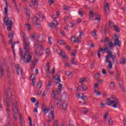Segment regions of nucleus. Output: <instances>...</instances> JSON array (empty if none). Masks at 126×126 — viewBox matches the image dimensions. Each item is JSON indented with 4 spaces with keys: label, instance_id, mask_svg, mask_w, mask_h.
Here are the masks:
<instances>
[{
    "label": "nucleus",
    "instance_id": "1",
    "mask_svg": "<svg viewBox=\"0 0 126 126\" xmlns=\"http://www.w3.org/2000/svg\"><path fill=\"white\" fill-rule=\"evenodd\" d=\"M11 96L12 94L10 92H8L4 95V101L5 103L6 106V107H9V106L12 104L14 120L15 121H17V116L16 115H19L21 125H24V121L23 120L22 115H21L19 110H18V109L17 108V107H18V103L17 101L14 100V99H11Z\"/></svg>",
    "mask_w": 126,
    "mask_h": 126
},
{
    "label": "nucleus",
    "instance_id": "2",
    "mask_svg": "<svg viewBox=\"0 0 126 126\" xmlns=\"http://www.w3.org/2000/svg\"><path fill=\"white\" fill-rule=\"evenodd\" d=\"M21 36H22L23 38V41L24 43V50L25 51V54L23 56V51L21 50V49H20L19 55L21 58V60L24 62L26 61L27 63H29L32 60V55L29 51H30V41H29V38H26V35L24 34V33L21 32Z\"/></svg>",
    "mask_w": 126,
    "mask_h": 126
},
{
    "label": "nucleus",
    "instance_id": "3",
    "mask_svg": "<svg viewBox=\"0 0 126 126\" xmlns=\"http://www.w3.org/2000/svg\"><path fill=\"white\" fill-rule=\"evenodd\" d=\"M4 2L6 4V6L4 8L5 18L3 19V23L7 26V31H11V28H12V21L11 20V18L8 17L7 13L8 12V3L6 0H3Z\"/></svg>",
    "mask_w": 126,
    "mask_h": 126
},
{
    "label": "nucleus",
    "instance_id": "4",
    "mask_svg": "<svg viewBox=\"0 0 126 126\" xmlns=\"http://www.w3.org/2000/svg\"><path fill=\"white\" fill-rule=\"evenodd\" d=\"M39 43L40 44H44L45 43V40H44L43 37H39L37 41L34 42V50L35 52L36 55L37 56V57H41V56H43L44 47L43 46V45H40L39 50H38Z\"/></svg>",
    "mask_w": 126,
    "mask_h": 126
},
{
    "label": "nucleus",
    "instance_id": "5",
    "mask_svg": "<svg viewBox=\"0 0 126 126\" xmlns=\"http://www.w3.org/2000/svg\"><path fill=\"white\" fill-rule=\"evenodd\" d=\"M101 53L104 54V53H106L108 56L110 57V58L112 59L113 62H115L116 61V59L117 58V56L115 55H113V51L112 49H109L106 45H104L103 48L98 50L97 56L100 59L101 58Z\"/></svg>",
    "mask_w": 126,
    "mask_h": 126
},
{
    "label": "nucleus",
    "instance_id": "6",
    "mask_svg": "<svg viewBox=\"0 0 126 126\" xmlns=\"http://www.w3.org/2000/svg\"><path fill=\"white\" fill-rule=\"evenodd\" d=\"M107 102H106V105L108 106H111L112 105V107L114 109H117L120 107L121 104L118 98H114L113 97H109L107 99Z\"/></svg>",
    "mask_w": 126,
    "mask_h": 126
},
{
    "label": "nucleus",
    "instance_id": "7",
    "mask_svg": "<svg viewBox=\"0 0 126 126\" xmlns=\"http://www.w3.org/2000/svg\"><path fill=\"white\" fill-rule=\"evenodd\" d=\"M113 38L114 39V46H118V47H121V41L119 40V35H117V34H114Z\"/></svg>",
    "mask_w": 126,
    "mask_h": 126
},
{
    "label": "nucleus",
    "instance_id": "8",
    "mask_svg": "<svg viewBox=\"0 0 126 126\" xmlns=\"http://www.w3.org/2000/svg\"><path fill=\"white\" fill-rule=\"evenodd\" d=\"M110 59L111 57L110 56L107 55L106 56L105 63H108V69L113 68V64L112 63V61L109 60Z\"/></svg>",
    "mask_w": 126,
    "mask_h": 126
},
{
    "label": "nucleus",
    "instance_id": "9",
    "mask_svg": "<svg viewBox=\"0 0 126 126\" xmlns=\"http://www.w3.org/2000/svg\"><path fill=\"white\" fill-rule=\"evenodd\" d=\"M4 66H5L4 64H1L0 65V77L1 78H2L4 75Z\"/></svg>",
    "mask_w": 126,
    "mask_h": 126
},
{
    "label": "nucleus",
    "instance_id": "10",
    "mask_svg": "<svg viewBox=\"0 0 126 126\" xmlns=\"http://www.w3.org/2000/svg\"><path fill=\"white\" fill-rule=\"evenodd\" d=\"M29 6L34 9H37V8H38V2L32 0V1L29 3Z\"/></svg>",
    "mask_w": 126,
    "mask_h": 126
},
{
    "label": "nucleus",
    "instance_id": "11",
    "mask_svg": "<svg viewBox=\"0 0 126 126\" xmlns=\"http://www.w3.org/2000/svg\"><path fill=\"white\" fill-rule=\"evenodd\" d=\"M5 66H6V71L7 72V76L8 78V83L9 84H10V80H11L10 70L9 69V66H8V65H6Z\"/></svg>",
    "mask_w": 126,
    "mask_h": 126
},
{
    "label": "nucleus",
    "instance_id": "12",
    "mask_svg": "<svg viewBox=\"0 0 126 126\" xmlns=\"http://www.w3.org/2000/svg\"><path fill=\"white\" fill-rule=\"evenodd\" d=\"M55 109H51L50 112L48 113L49 120L55 119Z\"/></svg>",
    "mask_w": 126,
    "mask_h": 126
},
{
    "label": "nucleus",
    "instance_id": "13",
    "mask_svg": "<svg viewBox=\"0 0 126 126\" xmlns=\"http://www.w3.org/2000/svg\"><path fill=\"white\" fill-rule=\"evenodd\" d=\"M104 43H105V44H108V46L110 48H113V47H114V44L113 42H110V39H109L108 37H106L105 39Z\"/></svg>",
    "mask_w": 126,
    "mask_h": 126
},
{
    "label": "nucleus",
    "instance_id": "14",
    "mask_svg": "<svg viewBox=\"0 0 126 126\" xmlns=\"http://www.w3.org/2000/svg\"><path fill=\"white\" fill-rule=\"evenodd\" d=\"M13 40L12 39H10L8 41L9 45L12 44V50L13 51V53L14 56V58H15V51H14V46L16 44V42L15 41L14 42V43H12Z\"/></svg>",
    "mask_w": 126,
    "mask_h": 126
},
{
    "label": "nucleus",
    "instance_id": "15",
    "mask_svg": "<svg viewBox=\"0 0 126 126\" xmlns=\"http://www.w3.org/2000/svg\"><path fill=\"white\" fill-rule=\"evenodd\" d=\"M104 10L105 13L108 14L110 12V8L109 7V3L107 2H104Z\"/></svg>",
    "mask_w": 126,
    "mask_h": 126
},
{
    "label": "nucleus",
    "instance_id": "16",
    "mask_svg": "<svg viewBox=\"0 0 126 126\" xmlns=\"http://www.w3.org/2000/svg\"><path fill=\"white\" fill-rule=\"evenodd\" d=\"M58 25V21L55 20L53 23H49L48 26L50 27V28H56Z\"/></svg>",
    "mask_w": 126,
    "mask_h": 126
},
{
    "label": "nucleus",
    "instance_id": "17",
    "mask_svg": "<svg viewBox=\"0 0 126 126\" xmlns=\"http://www.w3.org/2000/svg\"><path fill=\"white\" fill-rule=\"evenodd\" d=\"M16 68H17V73L19 75H21L23 73V70L22 69L19 68V65L17 64L15 65Z\"/></svg>",
    "mask_w": 126,
    "mask_h": 126
},
{
    "label": "nucleus",
    "instance_id": "18",
    "mask_svg": "<svg viewBox=\"0 0 126 126\" xmlns=\"http://www.w3.org/2000/svg\"><path fill=\"white\" fill-rule=\"evenodd\" d=\"M30 80L32 81V86H35V82L36 80H35V75L32 74L30 77Z\"/></svg>",
    "mask_w": 126,
    "mask_h": 126
},
{
    "label": "nucleus",
    "instance_id": "19",
    "mask_svg": "<svg viewBox=\"0 0 126 126\" xmlns=\"http://www.w3.org/2000/svg\"><path fill=\"white\" fill-rule=\"evenodd\" d=\"M45 70L46 72L47 75H48V73H50V63H47L45 67Z\"/></svg>",
    "mask_w": 126,
    "mask_h": 126
},
{
    "label": "nucleus",
    "instance_id": "20",
    "mask_svg": "<svg viewBox=\"0 0 126 126\" xmlns=\"http://www.w3.org/2000/svg\"><path fill=\"white\" fill-rule=\"evenodd\" d=\"M25 11L26 15V17L28 19H29L30 18V10L28 9L27 8H25Z\"/></svg>",
    "mask_w": 126,
    "mask_h": 126
},
{
    "label": "nucleus",
    "instance_id": "21",
    "mask_svg": "<svg viewBox=\"0 0 126 126\" xmlns=\"http://www.w3.org/2000/svg\"><path fill=\"white\" fill-rule=\"evenodd\" d=\"M40 18V15H36L33 19V23H37V22H39V19Z\"/></svg>",
    "mask_w": 126,
    "mask_h": 126
},
{
    "label": "nucleus",
    "instance_id": "22",
    "mask_svg": "<svg viewBox=\"0 0 126 126\" xmlns=\"http://www.w3.org/2000/svg\"><path fill=\"white\" fill-rule=\"evenodd\" d=\"M89 15L90 16V20L92 21V20H93V18H94V12H93V11L91 10L89 12Z\"/></svg>",
    "mask_w": 126,
    "mask_h": 126
},
{
    "label": "nucleus",
    "instance_id": "23",
    "mask_svg": "<svg viewBox=\"0 0 126 126\" xmlns=\"http://www.w3.org/2000/svg\"><path fill=\"white\" fill-rule=\"evenodd\" d=\"M60 15V11H57L56 12V14L52 15V17L53 19H57L59 16Z\"/></svg>",
    "mask_w": 126,
    "mask_h": 126
},
{
    "label": "nucleus",
    "instance_id": "24",
    "mask_svg": "<svg viewBox=\"0 0 126 126\" xmlns=\"http://www.w3.org/2000/svg\"><path fill=\"white\" fill-rule=\"evenodd\" d=\"M60 55L63 60H68V57H67V56H66V55H65L63 52L61 51Z\"/></svg>",
    "mask_w": 126,
    "mask_h": 126
},
{
    "label": "nucleus",
    "instance_id": "25",
    "mask_svg": "<svg viewBox=\"0 0 126 126\" xmlns=\"http://www.w3.org/2000/svg\"><path fill=\"white\" fill-rule=\"evenodd\" d=\"M49 105L51 107V110H55V107L54 106L56 105V102L54 100H51L49 103Z\"/></svg>",
    "mask_w": 126,
    "mask_h": 126
},
{
    "label": "nucleus",
    "instance_id": "26",
    "mask_svg": "<svg viewBox=\"0 0 126 126\" xmlns=\"http://www.w3.org/2000/svg\"><path fill=\"white\" fill-rule=\"evenodd\" d=\"M97 31L96 30H94L93 32H92V36L95 39V40H97Z\"/></svg>",
    "mask_w": 126,
    "mask_h": 126
},
{
    "label": "nucleus",
    "instance_id": "27",
    "mask_svg": "<svg viewBox=\"0 0 126 126\" xmlns=\"http://www.w3.org/2000/svg\"><path fill=\"white\" fill-rule=\"evenodd\" d=\"M119 86L120 88L125 92L126 91V89H125V87H124V85L123 84V81H119L118 82Z\"/></svg>",
    "mask_w": 126,
    "mask_h": 126
},
{
    "label": "nucleus",
    "instance_id": "28",
    "mask_svg": "<svg viewBox=\"0 0 126 126\" xmlns=\"http://www.w3.org/2000/svg\"><path fill=\"white\" fill-rule=\"evenodd\" d=\"M25 28L28 31H30V30H31V25L29 24H26L25 25Z\"/></svg>",
    "mask_w": 126,
    "mask_h": 126
},
{
    "label": "nucleus",
    "instance_id": "29",
    "mask_svg": "<svg viewBox=\"0 0 126 126\" xmlns=\"http://www.w3.org/2000/svg\"><path fill=\"white\" fill-rule=\"evenodd\" d=\"M67 102H64L62 105V108L63 110H66L67 109Z\"/></svg>",
    "mask_w": 126,
    "mask_h": 126
},
{
    "label": "nucleus",
    "instance_id": "30",
    "mask_svg": "<svg viewBox=\"0 0 126 126\" xmlns=\"http://www.w3.org/2000/svg\"><path fill=\"white\" fill-rule=\"evenodd\" d=\"M49 111H50V107H45L42 110V112H43L44 114H48V113H49Z\"/></svg>",
    "mask_w": 126,
    "mask_h": 126
},
{
    "label": "nucleus",
    "instance_id": "31",
    "mask_svg": "<svg viewBox=\"0 0 126 126\" xmlns=\"http://www.w3.org/2000/svg\"><path fill=\"white\" fill-rule=\"evenodd\" d=\"M54 126H60V120L56 119L54 121V124H53Z\"/></svg>",
    "mask_w": 126,
    "mask_h": 126
},
{
    "label": "nucleus",
    "instance_id": "32",
    "mask_svg": "<svg viewBox=\"0 0 126 126\" xmlns=\"http://www.w3.org/2000/svg\"><path fill=\"white\" fill-rule=\"evenodd\" d=\"M126 63V60L125 58H121L120 60V64H125Z\"/></svg>",
    "mask_w": 126,
    "mask_h": 126
},
{
    "label": "nucleus",
    "instance_id": "33",
    "mask_svg": "<svg viewBox=\"0 0 126 126\" xmlns=\"http://www.w3.org/2000/svg\"><path fill=\"white\" fill-rule=\"evenodd\" d=\"M99 20H101V16H100V15H98L96 16L94 21H98V22H99Z\"/></svg>",
    "mask_w": 126,
    "mask_h": 126
},
{
    "label": "nucleus",
    "instance_id": "34",
    "mask_svg": "<svg viewBox=\"0 0 126 126\" xmlns=\"http://www.w3.org/2000/svg\"><path fill=\"white\" fill-rule=\"evenodd\" d=\"M108 116H109V112H106L105 113L104 117H103V120H104V122H106V121L107 120V118H108Z\"/></svg>",
    "mask_w": 126,
    "mask_h": 126
},
{
    "label": "nucleus",
    "instance_id": "35",
    "mask_svg": "<svg viewBox=\"0 0 126 126\" xmlns=\"http://www.w3.org/2000/svg\"><path fill=\"white\" fill-rule=\"evenodd\" d=\"M83 12H84V10H82L81 9H80L79 10L78 12V14L81 17H83Z\"/></svg>",
    "mask_w": 126,
    "mask_h": 126
},
{
    "label": "nucleus",
    "instance_id": "36",
    "mask_svg": "<svg viewBox=\"0 0 126 126\" xmlns=\"http://www.w3.org/2000/svg\"><path fill=\"white\" fill-rule=\"evenodd\" d=\"M46 54L47 55V57H49L50 55H51V50L49 49V48H47L45 50Z\"/></svg>",
    "mask_w": 126,
    "mask_h": 126
},
{
    "label": "nucleus",
    "instance_id": "37",
    "mask_svg": "<svg viewBox=\"0 0 126 126\" xmlns=\"http://www.w3.org/2000/svg\"><path fill=\"white\" fill-rule=\"evenodd\" d=\"M86 81V78H82L80 79V83H81V84H83V83H84V82H85Z\"/></svg>",
    "mask_w": 126,
    "mask_h": 126
},
{
    "label": "nucleus",
    "instance_id": "38",
    "mask_svg": "<svg viewBox=\"0 0 126 126\" xmlns=\"http://www.w3.org/2000/svg\"><path fill=\"white\" fill-rule=\"evenodd\" d=\"M110 89H115V83H114V82H112L110 83Z\"/></svg>",
    "mask_w": 126,
    "mask_h": 126
},
{
    "label": "nucleus",
    "instance_id": "39",
    "mask_svg": "<svg viewBox=\"0 0 126 126\" xmlns=\"http://www.w3.org/2000/svg\"><path fill=\"white\" fill-rule=\"evenodd\" d=\"M65 75H66L67 76H70V75H72V73H71L70 71H66L65 72Z\"/></svg>",
    "mask_w": 126,
    "mask_h": 126
},
{
    "label": "nucleus",
    "instance_id": "40",
    "mask_svg": "<svg viewBox=\"0 0 126 126\" xmlns=\"http://www.w3.org/2000/svg\"><path fill=\"white\" fill-rule=\"evenodd\" d=\"M58 42V44H60V45H64L65 44V42L63 40L61 39L59 40Z\"/></svg>",
    "mask_w": 126,
    "mask_h": 126
},
{
    "label": "nucleus",
    "instance_id": "41",
    "mask_svg": "<svg viewBox=\"0 0 126 126\" xmlns=\"http://www.w3.org/2000/svg\"><path fill=\"white\" fill-rule=\"evenodd\" d=\"M94 78L97 80L100 78V73L98 72L94 75Z\"/></svg>",
    "mask_w": 126,
    "mask_h": 126
},
{
    "label": "nucleus",
    "instance_id": "42",
    "mask_svg": "<svg viewBox=\"0 0 126 126\" xmlns=\"http://www.w3.org/2000/svg\"><path fill=\"white\" fill-rule=\"evenodd\" d=\"M81 111L82 112H83V113L84 114H87V112H88V109H87V108H83L81 109Z\"/></svg>",
    "mask_w": 126,
    "mask_h": 126
},
{
    "label": "nucleus",
    "instance_id": "43",
    "mask_svg": "<svg viewBox=\"0 0 126 126\" xmlns=\"http://www.w3.org/2000/svg\"><path fill=\"white\" fill-rule=\"evenodd\" d=\"M107 71L110 75H113V74H114V71H113L112 69H107Z\"/></svg>",
    "mask_w": 126,
    "mask_h": 126
},
{
    "label": "nucleus",
    "instance_id": "44",
    "mask_svg": "<svg viewBox=\"0 0 126 126\" xmlns=\"http://www.w3.org/2000/svg\"><path fill=\"white\" fill-rule=\"evenodd\" d=\"M76 37H75V36H72L71 38V42L72 43H76Z\"/></svg>",
    "mask_w": 126,
    "mask_h": 126
},
{
    "label": "nucleus",
    "instance_id": "45",
    "mask_svg": "<svg viewBox=\"0 0 126 126\" xmlns=\"http://www.w3.org/2000/svg\"><path fill=\"white\" fill-rule=\"evenodd\" d=\"M12 1L15 4V8L17 9V10H18V11H18V7L17 6V4L16 3V0H12Z\"/></svg>",
    "mask_w": 126,
    "mask_h": 126
},
{
    "label": "nucleus",
    "instance_id": "46",
    "mask_svg": "<svg viewBox=\"0 0 126 126\" xmlns=\"http://www.w3.org/2000/svg\"><path fill=\"white\" fill-rule=\"evenodd\" d=\"M81 41V37L76 38V44H79Z\"/></svg>",
    "mask_w": 126,
    "mask_h": 126
},
{
    "label": "nucleus",
    "instance_id": "47",
    "mask_svg": "<svg viewBox=\"0 0 126 126\" xmlns=\"http://www.w3.org/2000/svg\"><path fill=\"white\" fill-rule=\"evenodd\" d=\"M100 85L99 83H95L94 86V89H99L98 87Z\"/></svg>",
    "mask_w": 126,
    "mask_h": 126
},
{
    "label": "nucleus",
    "instance_id": "48",
    "mask_svg": "<svg viewBox=\"0 0 126 126\" xmlns=\"http://www.w3.org/2000/svg\"><path fill=\"white\" fill-rule=\"evenodd\" d=\"M114 29L116 32H119L120 31V28L118 27L117 26H114Z\"/></svg>",
    "mask_w": 126,
    "mask_h": 126
},
{
    "label": "nucleus",
    "instance_id": "49",
    "mask_svg": "<svg viewBox=\"0 0 126 126\" xmlns=\"http://www.w3.org/2000/svg\"><path fill=\"white\" fill-rule=\"evenodd\" d=\"M109 26L111 28H113V27H114V28H115V25L114 24V23L112 22H110L109 23Z\"/></svg>",
    "mask_w": 126,
    "mask_h": 126
},
{
    "label": "nucleus",
    "instance_id": "50",
    "mask_svg": "<svg viewBox=\"0 0 126 126\" xmlns=\"http://www.w3.org/2000/svg\"><path fill=\"white\" fill-rule=\"evenodd\" d=\"M13 38V32L10 33L8 35L9 39H12Z\"/></svg>",
    "mask_w": 126,
    "mask_h": 126
},
{
    "label": "nucleus",
    "instance_id": "51",
    "mask_svg": "<svg viewBox=\"0 0 126 126\" xmlns=\"http://www.w3.org/2000/svg\"><path fill=\"white\" fill-rule=\"evenodd\" d=\"M58 94H59L57 93V91H55L54 90H53L52 95H54L53 98H55V96H57V95H58Z\"/></svg>",
    "mask_w": 126,
    "mask_h": 126
},
{
    "label": "nucleus",
    "instance_id": "52",
    "mask_svg": "<svg viewBox=\"0 0 126 126\" xmlns=\"http://www.w3.org/2000/svg\"><path fill=\"white\" fill-rule=\"evenodd\" d=\"M37 88H38V89H40V88H41V87H42V83L41 82H39L36 86Z\"/></svg>",
    "mask_w": 126,
    "mask_h": 126
},
{
    "label": "nucleus",
    "instance_id": "53",
    "mask_svg": "<svg viewBox=\"0 0 126 126\" xmlns=\"http://www.w3.org/2000/svg\"><path fill=\"white\" fill-rule=\"evenodd\" d=\"M108 122V123L109 124V125H113V120H112V118H109Z\"/></svg>",
    "mask_w": 126,
    "mask_h": 126
},
{
    "label": "nucleus",
    "instance_id": "54",
    "mask_svg": "<svg viewBox=\"0 0 126 126\" xmlns=\"http://www.w3.org/2000/svg\"><path fill=\"white\" fill-rule=\"evenodd\" d=\"M54 2H55V0H48V3L50 5H52Z\"/></svg>",
    "mask_w": 126,
    "mask_h": 126
},
{
    "label": "nucleus",
    "instance_id": "55",
    "mask_svg": "<svg viewBox=\"0 0 126 126\" xmlns=\"http://www.w3.org/2000/svg\"><path fill=\"white\" fill-rule=\"evenodd\" d=\"M74 23H70L69 24H68V26L69 27H70L71 28H72V27H74Z\"/></svg>",
    "mask_w": 126,
    "mask_h": 126
},
{
    "label": "nucleus",
    "instance_id": "56",
    "mask_svg": "<svg viewBox=\"0 0 126 126\" xmlns=\"http://www.w3.org/2000/svg\"><path fill=\"white\" fill-rule=\"evenodd\" d=\"M31 101L32 103H35L36 102V98L34 97H32L31 98Z\"/></svg>",
    "mask_w": 126,
    "mask_h": 126
},
{
    "label": "nucleus",
    "instance_id": "57",
    "mask_svg": "<svg viewBox=\"0 0 126 126\" xmlns=\"http://www.w3.org/2000/svg\"><path fill=\"white\" fill-rule=\"evenodd\" d=\"M81 88L83 89L84 91H86L87 89H88V87L86 86H83V87H81Z\"/></svg>",
    "mask_w": 126,
    "mask_h": 126
},
{
    "label": "nucleus",
    "instance_id": "58",
    "mask_svg": "<svg viewBox=\"0 0 126 126\" xmlns=\"http://www.w3.org/2000/svg\"><path fill=\"white\" fill-rule=\"evenodd\" d=\"M119 74H120V72H119V71H116V75L115 76V79H116L117 80H118V76H119Z\"/></svg>",
    "mask_w": 126,
    "mask_h": 126
},
{
    "label": "nucleus",
    "instance_id": "59",
    "mask_svg": "<svg viewBox=\"0 0 126 126\" xmlns=\"http://www.w3.org/2000/svg\"><path fill=\"white\" fill-rule=\"evenodd\" d=\"M56 70V67H54L53 68H52V71L50 72V73L51 74H54L55 73V71Z\"/></svg>",
    "mask_w": 126,
    "mask_h": 126
},
{
    "label": "nucleus",
    "instance_id": "60",
    "mask_svg": "<svg viewBox=\"0 0 126 126\" xmlns=\"http://www.w3.org/2000/svg\"><path fill=\"white\" fill-rule=\"evenodd\" d=\"M56 92L57 94H60V93H62V89H58L56 90Z\"/></svg>",
    "mask_w": 126,
    "mask_h": 126
},
{
    "label": "nucleus",
    "instance_id": "61",
    "mask_svg": "<svg viewBox=\"0 0 126 126\" xmlns=\"http://www.w3.org/2000/svg\"><path fill=\"white\" fill-rule=\"evenodd\" d=\"M69 8H70L69 7H68V6H65V5L63 6V9H64V10H68V9H69Z\"/></svg>",
    "mask_w": 126,
    "mask_h": 126
},
{
    "label": "nucleus",
    "instance_id": "62",
    "mask_svg": "<svg viewBox=\"0 0 126 126\" xmlns=\"http://www.w3.org/2000/svg\"><path fill=\"white\" fill-rule=\"evenodd\" d=\"M62 81L61 80V79H60V78H58L57 79H56V83H60V82H61Z\"/></svg>",
    "mask_w": 126,
    "mask_h": 126
},
{
    "label": "nucleus",
    "instance_id": "63",
    "mask_svg": "<svg viewBox=\"0 0 126 126\" xmlns=\"http://www.w3.org/2000/svg\"><path fill=\"white\" fill-rule=\"evenodd\" d=\"M48 41H49V44H51L53 43V42H52V37L48 38Z\"/></svg>",
    "mask_w": 126,
    "mask_h": 126
},
{
    "label": "nucleus",
    "instance_id": "64",
    "mask_svg": "<svg viewBox=\"0 0 126 126\" xmlns=\"http://www.w3.org/2000/svg\"><path fill=\"white\" fill-rule=\"evenodd\" d=\"M123 124L125 126H126V119L124 118L123 120Z\"/></svg>",
    "mask_w": 126,
    "mask_h": 126
}]
</instances>
